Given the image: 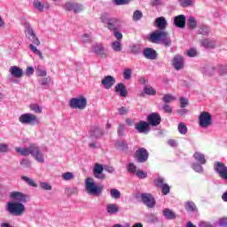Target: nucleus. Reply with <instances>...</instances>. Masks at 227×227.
<instances>
[{
	"label": "nucleus",
	"instance_id": "obj_1",
	"mask_svg": "<svg viewBox=\"0 0 227 227\" xmlns=\"http://www.w3.org/2000/svg\"><path fill=\"white\" fill-rule=\"evenodd\" d=\"M155 25L159 30H155L150 34V35L147 37L148 42H151V43H163L165 47H170L171 37H169L168 32L163 31V29H166V27L168 26L166 18H157L155 20Z\"/></svg>",
	"mask_w": 227,
	"mask_h": 227
},
{
	"label": "nucleus",
	"instance_id": "obj_2",
	"mask_svg": "<svg viewBox=\"0 0 227 227\" xmlns=\"http://www.w3.org/2000/svg\"><path fill=\"white\" fill-rule=\"evenodd\" d=\"M15 151L20 153V155H22V157H33L36 162H39V164H44L45 163V155L42 151L40 150V147L35 144H31L28 147H16Z\"/></svg>",
	"mask_w": 227,
	"mask_h": 227
},
{
	"label": "nucleus",
	"instance_id": "obj_3",
	"mask_svg": "<svg viewBox=\"0 0 227 227\" xmlns=\"http://www.w3.org/2000/svg\"><path fill=\"white\" fill-rule=\"evenodd\" d=\"M25 35L27 38L32 43L29 44V49L34 54H36L39 56L40 59H43V54L40 50H37L36 46L38 47L40 45V39L36 36V34H35V30H33V27H31V25L26 24L25 25ZM36 45V46H35Z\"/></svg>",
	"mask_w": 227,
	"mask_h": 227
},
{
	"label": "nucleus",
	"instance_id": "obj_4",
	"mask_svg": "<svg viewBox=\"0 0 227 227\" xmlns=\"http://www.w3.org/2000/svg\"><path fill=\"white\" fill-rule=\"evenodd\" d=\"M85 192L90 196H100L104 192V185L98 184L93 177H87L84 182Z\"/></svg>",
	"mask_w": 227,
	"mask_h": 227
},
{
	"label": "nucleus",
	"instance_id": "obj_5",
	"mask_svg": "<svg viewBox=\"0 0 227 227\" xmlns=\"http://www.w3.org/2000/svg\"><path fill=\"white\" fill-rule=\"evenodd\" d=\"M6 210L11 215L19 217L26 212V206L20 202L9 201L6 204Z\"/></svg>",
	"mask_w": 227,
	"mask_h": 227
},
{
	"label": "nucleus",
	"instance_id": "obj_6",
	"mask_svg": "<svg viewBox=\"0 0 227 227\" xmlns=\"http://www.w3.org/2000/svg\"><path fill=\"white\" fill-rule=\"evenodd\" d=\"M101 22L105 24V27H106L109 31L114 32L120 28V20L116 18H111L107 14H103L101 16Z\"/></svg>",
	"mask_w": 227,
	"mask_h": 227
},
{
	"label": "nucleus",
	"instance_id": "obj_7",
	"mask_svg": "<svg viewBox=\"0 0 227 227\" xmlns=\"http://www.w3.org/2000/svg\"><path fill=\"white\" fill-rule=\"evenodd\" d=\"M19 121L22 125H38V123H40V119L34 114L26 113L19 117Z\"/></svg>",
	"mask_w": 227,
	"mask_h": 227
},
{
	"label": "nucleus",
	"instance_id": "obj_8",
	"mask_svg": "<svg viewBox=\"0 0 227 227\" xmlns=\"http://www.w3.org/2000/svg\"><path fill=\"white\" fill-rule=\"evenodd\" d=\"M86 106H88V99L83 96L73 98L69 100V107H71V109L82 111V109H86Z\"/></svg>",
	"mask_w": 227,
	"mask_h": 227
},
{
	"label": "nucleus",
	"instance_id": "obj_9",
	"mask_svg": "<svg viewBox=\"0 0 227 227\" xmlns=\"http://www.w3.org/2000/svg\"><path fill=\"white\" fill-rule=\"evenodd\" d=\"M199 125L201 129H208L212 125V114L208 112H201L199 115Z\"/></svg>",
	"mask_w": 227,
	"mask_h": 227
},
{
	"label": "nucleus",
	"instance_id": "obj_10",
	"mask_svg": "<svg viewBox=\"0 0 227 227\" xmlns=\"http://www.w3.org/2000/svg\"><path fill=\"white\" fill-rule=\"evenodd\" d=\"M140 198L144 205H146L148 208H153L157 203L155 198L151 193H141Z\"/></svg>",
	"mask_w": 227,
	"mask_h": 227
},
{
	"label": "nucleus",
	"instance_id": "obj_11",
	"mask_svg": "<svg viewBox=\"0 0 227 227\" xmlns=\"http://www.w3.org/2000/svg\"><path fill=\"white\" fill-rule=\"evenodd\" d=\"M10 198L15 203H21L22 205H24V203H27V195L20 192H12L10 193Z\"/></svg>",
	"mask_w": 227,
	"mask_h": 227
},
{
	"label": "nucleus",
	"instance_id": "obj_12",
	"mask_svg": "<svg viewBox=\"0 0 227 227\" xmlns=\"http://www.w3.org/2000/svg\"><path fill=\"white\" fill-rule=\"evenodd\" d=\"M148 151L145 148H139L135 153V158L137 159V162H146L148 160Z\"/></svg>",
	"mask_w": 227,
	"mask_h": 227
},
{
	"label": "nucleus",
	"instance_id": "obj_13",
	"mask_svg": "<svg viewBox=\"0 0 227 227\" xmlns=\"http://www.w3.org/2000/svg\"><path fill=\"white\" fill-rule=\"evenodd\" d=\"M92 171L94 177L98 178V180H104V178H106V175H104V166L102 164L95 163Z\"/></svg>",
	"mask_w": 227,
	"mask_h": 227
},
{
	"label": "nucleus",
	"instance_id": "obj_14",
	"mask_svg": "<svg viewBox=\"0 0 227 227\" xmlns=\"http://www.w3.org/2000/svg\"><path fill=\"white\" fill-rule=\"evenodd\" d=\"M101 84L105 90H111L116 84V78L111 75H106L101 80Z\"/></svg>",
	"mask_w": 227,
	"mask_h": 227
},
{
	"label": "nucleus",
	"instance_id": "obj_15",
	"mask_svg": "<svg viewBox=\"0 0 227 227\" xmlns=\"http://www.w3.org/2000/svg\"><path fill=\"white\" fill-rule=\"evenodd\" d=\"M135 129L139 134H148L150 132V124L145 121H140L135 125Z\"/></svg>",
	"mask_w": 227,
	"mask_h": 227
},
{
	"label": "nucleus",
	"instance_id": "obj_16",
	"mask_svg": "<svg viewBox=\"0 0 227 227\" xmlns=\"http://www.w3.org/2000/svg\"><path fill=\"white\" fill-rule=\"evenodd\" d=\"M92 52L97 54L98 56H100V58H107L106 52L107 50L104 48L103 43H96L92 46Z\"/></svg>",
	"mask_w": 227,
	"mask_h": 227
},
{
	"label": "nucleus",
	"instance_id": "obj_17",
	"mask_svg": "<svg viewBox=\"0 0 227 227\" xmlns=\"http://www.w3.org/2000/svg\"><path fill=\"white\" fill-rule=\"evenodd\" d=\"M9 74L14 79H20L21 77H24V70L17 66H12L9 68Z\"/></svg>",
	"mask_w": 227,
	"mask_h": 227
},
{
	"label": "nucleus",
	"instance_id": "obj_18",
	"mask_svg": "<svg viewBox=\"0 0 227 227\" xmlns=\"http://www.w3.org/2000/svg\"><path fill=\"white\" fill-rule=\"evenodd\" d=\"M147 123L152 125V127H157V125H160V115L157 113H152L147 116Z\"/></svg>",
	"mask_w": 227,
	"mask_h": 227
},
{
	"label": "nucleus",
	"instance_id": "obj_19",
	"mask_svg": "<svg viewBox=\"0 0 227 227\" xmlns=\"http://www.w3.org/2000/svg\"><path fill=\"white\" fill-rule=\"evenodd\" d=\"M33 6L37 12H43L44 10H50L51 9V4L49 2H40L38 0H35L33 2Z\"/></svg>",
	"mask_w": 227,
	"mask_h": 227
},
{
	"label": "nucleus",
	"instance_id": "obj_20",
	"mask_svg": "<svg viewBox=\"0 0 227 227\" xmlns=\"http://www.w3.org/2000/svg\"><path fill=\"white\" fill-rule=\"evenodd\" d=\"M90 134L91 137H95V139H98L102 137V136H104L106 132L104 131V129H101V128L98 126H92L90 128Z\"/></svg>",
	"mask_w": 227,
	"mask_h": 227
},
{
	"label": "nucleus",
	"instance_id": "obj_21",
	"mask_svg": "<svg viewBox=\"0 0 227 227\" xmlns=\"http://www.w3.org/2000/svg\"><path fill=\"white\" fill-rule=\"evenodd\" d=\"M172 67H174L175 70H182L184 68V57L180 55L175 56L172 60Z\"/></svg>",
	"mask_w": 227,
	"mask_h": 227
},
{
	"label": "nucleus",
	"instance_id": "obj_22",
	"mask_svg": "<svg viewBox=\"0 0 227 227\" xmlns=\"http://www.w3.org/2000/svg\"><path fill=\"white\" fill-rule=\"evenodd\" d=\"M184 210H186L188 214H197L198 207L196 206V203L188 200L184 203Z\"/></svg>",
	"mask_w": 227,
	"mask_h": 227
},
{
	"label": "nucleus",
	"instance_id": "obj_23",
	"mask_svg": "<svg viewBox=\"0 0 227 227\" xmlns=\"http://www.w3.org/2000/svg\"><path fill=\"white\" fill-rule=\"evenodd\" d=\"M185 21H186L185 15H183V14H180L174 18V24L176 27H180V28L185 27Z\"/></svg>",
	"mask_w": 227,
	"mask_h": 227
},
{
	"label": "nucleus",
	"instance_id": "obj_24",
	"mask_svg": "<svg viewBox=\"0 0 227 227\" xmlns=\"http://www.w3.org/2000/svg\"><path fill=\"white\" fill-rule=\"evenodd\" d=\"M200 43L205 49H215L217 41L215 39H203Z\"/></svg>",
	"mask_w": 227,
	"mask_h": 227
},
{
	"label": "nucleus",
	"instance_id": "obj_25",
	"mask_svg": "<svg viewBox=\"0 0 227 227\" xmlns=\"http://www.w3.org/2000/svg\"><path fill=\"white\" fill-rule=\"evenodd\" d=\"M106 212L110 215H114L120 212V207L116 203H110L106 205Z\"/></svg>",
	"mask_w": 227,
	"mask_h": 227
},
{
	"label": "nucleus",
	"instance_id": "obj_26",
	"mask_svg": "<svg viewBox=\"0 0 227 227\" xmlns=\"http://www.w3.org/2000/svg\"><path fill=\"white\" fill-rule=\"evenodd\" d=\"M115 92L122 98L127 97V95L129 94V92L127 91V87L123 83H118L115 86Z\"/></svg>",
	"mask_w": 227,
	"mask_h": 227
},
{
	"label": "nucleus",
	"instance_id": "obj_27",
	"mask_svg": "<svg viewBox=\"0 0 227 227\" xmlns=\"http://www.w3.org/2000/svg\"><path fill=\"white\" fill-rule=\"evenodd\" d=\"M144 56L147 59H155L157 58V52L152 48H146L144 50Z\"/></svg>",
	"mask_w": 227,
	"mask_h": 227
},
{
	"label": "nucleus",
	"instance_id": "obj_28",
	"mask_svg": "<svg viewBox=\"0 0 227 227\" xmlns=\"http://www.w3.org/2000/svg\"><path fill=\"white\" fill-rule=\"evenodd\" d=\"M193 159L199 164H207V159L205 158V154H203L202 153L195 152L193 153Z\"/></svg>",
	"mask_w": 227,
	"mask_h": 227
},
{
	"label": "nucleus",
	"instance_id": "obj_29",
	"mask_svg": "<svg viewBox=\"0 0 227 227\" xmlns=\"http://www.w3.org/2000/svg\"><path fill=\"white\" fill-rule=\"evenodd\" d=\"M201 72L204 75H213L214 72H215V67L208 64L201 67Z\"/></svg>",
	"mask_w": 227,
	"mask_h": 227
},
{
	"label": "nucleus",
	"instance_id": "obj_30",
	"mask_svg": "<svg viewBox=\"0 0 227 227\" xmlns=\"http://www.w3.org/2000/svg\"><path fill=\"white\" fill-rule=\"evenodd\" d=\"M163 216L165 217V219H168V221H173V219H176V215L169 208H165L163 210Z\"/></svg>",
	"mask_w": 227,
	"mask_h": 227
},
{
	"label": "nucleus",
	"instance_id": "obj_31",
	"mask_svg": "<svg viewBox=\"0 0 227 227\" xmlns=\"http://www.w3.org/2000/svg\"><path fill=\"white\" fill-rule=\"evenodd\" d=\"M112 49L114 52H121V51H123V44H121V41L113 42Z\"/></svg>",
	"mask_w": 227,
	"mask_h": 227
},
{
	"label": "nucleus",
	"instance_id": "obj_32",
	"mask_svg": "<svg viewBox=\"0 0 227 227\" xmlns=\"http://www.w3.org/2000/svg\"><path fill=\"white\" fill-rule=\"evenodd\" d=\"M126 168L128 173H129L130 175H136L137 173V167H136V164H134L133 162H129L126 166Z\"/></svg>",
	"mask_w": 227,
	"mask_h": 227
},
{
	"label": "nucleus",
	"instance_id": "obj_33",
	"mask_svg": "<svg viewBox=\"0 0 227 227\" xmlns=\"http://www.w3.org/2000/svg\"><path fill=\"white\" fill-rule=\"evenodd\" d=\"M144 92L145 93V95H150L151 97H153L154 95H157V91L155 90V89H153L150 85H145V86Z\"/></svg>",
	"mask_w": 227,
	"mask_h": 227
},
{
	"label": "nucleus",
	"instance_id": "obj_34",
	"mask_svg": "<svg viewBox=\"0 0 227 227\" xmlns=\"http://www.w3.org/2000/svg\"><path fill=\"white\" fill-rule=\"evenodd\" d=\"M110 196L113 200H120L121 198V192L118 189L113 188L110 190Z\"/></svg>",
	"mask_w": 227,
	"mask_h": 227
},
{
	"label": "nucleus",
	"instance_id": "obj_35",
	"mask_svg": "<svg viewBox=\"0 0 227 227\" xmlns=\"http://www.w3.org/2000/svg\"><path fill=\"white\" fill-rule=\"evenodd\" d=\"M187 26L190 29H196V27L198 26V21H196V19L194 17H190L187 20Z\"/></svg>",
	"mask_w": 227,
	"mask_h": 227
},
{
	"label": "nucleus",
	"instance_id": "obj_36",
	"mask_svg": "<svg viewBox=\"0 0 227 227\" xmlns=\"http://www.w3.org/2000/svg\"><path fill=\"white\" fill-rule=\"evenodd\" d=\"M21 180H23V182H26V184H27V185H30V187H38V184H36L35 183V180H33L30 177H27L26 176H22Z\"/></svg>",
	"mask_w": 227,
	"mask_h": 227
},
{
	"label": "nucleus",
	"instance_id": "obj_37",
	"mask_svg": "<svg viewBox=\"0 0 227 227\" xmlns=\"http://www.w3.org/2000/svg\"><path fill=\"white\" fill-rule=\"evenodd\" d=\"M35 74L38 77H45L47 75V71L42 67V66H37L35 67Z\"/></svg>",
	"mask_w": 227,
	"mask_h": 227
},
{
	"label": "nucleus",
	"instance_id": "obj_38",
	"mask_svg": "<svg viewBox=\"0 0 227 227\" xmlns=\"http://www.w3.org/2000/svg\"><path fill=\"white\" fill-rule=\"evenodd\" d=\"M176 100V98L171 94H165L162 98V101L165 104H169L170 102H175Z\"/></svg>",
	"mask_w": 227,
	"mask_h": 227
},
{
	"label": "nucleus",
	"instance_id": "obj_39",
	"mask_svg": "<svg viewBox=\"0 0 227 227\" xmlns=\"http://www.w3.org/2000/svg\"><path fill=\"white\" fill-rule=\"evenodd\" d=\"M75 178V175L72 172H65L62 174V179L65 180V182H70V180H74Z\"/></svg>",
	"mask_w": 227,
	"mask_h": 227
},
{
	"label": "nucleus",
	"instance_id": "obj_40",
	"mask_svg": "<svg viewBox=\"0 0 227 227\" xmlns=\"http://www.w3.org/2000/svg\"><path fill=\"white\" fill-rule=\"evenodd\" d=\"M199 35H203V36H208L210 35V28L207 26H202L198 31Z\"/></svg>",
	"mask_w": 227,
	"mask_h": 227
},
{
	"label": "nucleus",
	"instance_id": "obj_41",
	"mask_svg": "<svg viewBox=\"0 0 227 227\" xmlns=\"http://www.w3.org/2000/svg\"><path fill=\"white\" fill-rule=\"evenodd\" d=\"M203 166H205V164H200V163L195 162L192 165V168L193 171H195L196 173H203V171H204Z\"/></svg>",
	"mask_w": 227,
	"mask_h": 227
},
{
	"label": "nucleus",
	"instance_id": "obj_42",
	"mask_svg": "<svg viewBox=\"0 0 227 227\" xmlns=\"http://www.w3.org/2000/svg\"><path fill=\"white\" fill-rule=\"evenodd\" d=\"M141 19H143V12L139 10L135 11L132 16V20H134V22H137L141 20Z\"/></svg>",
	"mask_w": 227,
	"mask_h": 227
},
{
	"label": "nucleus",
	"instance_id": "obj_43",
	"mask_svg": "<svg viewBox=\"0 0 227 227\" xmlns=\"http://www.w3.org/2000/svg\"><path fill=\"white\" fill-rule=\"evenodd\" d=\"M122 75H123L124 81H130V79L132 78V69L130 68L124 69Z\"/></svg>",
	"mask_w": 227,
	"mask_h": 227
},
{
	"label": "nucleus",
	"instance_id": "obj_44",
	"mask_svg": "<svg viewBox=\"0 0 227 227\" xmlns=\"http://www.w3.org/2000/svg\"><path fill=\"white\" fill-rule=\"evenodd\" d=\"M178 132L181 133L183 136L187 134V126L184 122H180L177 127Z\"/></svg>",
	"mask_w": 227,
	"mask_h": 227
},
{
	"label": "nucleus",
	"instance_id": "obj_45",
	"mask_svg": "<svg viewBox=\"0 0 227 227\" xmlns=\"http://www.w3.org/2000/svg\"><path fill=\"white\" fill-rule=\"evenodd\" d=\"M30 111H33L34 113H36L37 114H40L42 113V107L38 104H31L29 106Z\"/></svg>",
	"mask_w": 227,
	"mask_h": 227
},
{
	"label": "nucleus",
	"instance_id": "obj_46",
	"mask_svg": "<svg viewBox=\"0 0 227 227\" xmlns=\"http://www.w3.org/2000/svg\"><path fill=\"white\" fill-rule=\"evenodd\" d=\"M181 6L189 8V6H194V0H180Z\"/></svg>",
	"mask_w": 227,
	"mask_h": 227
},
{
	"label": "nucleus",
	"instance_id": "obj_47",
	"mask_svg": "<svg viewBox=\"0 0 227 227\" xmlns=\"http://www.w3.org/2000/svg\"><path fill=\"white\" fill-rule=\"evenodd\" d=\"M116 148H118L119 150H127L128 145H127V142L123 141V140H120L115 144Z\"/></svg>",
	"mask_w": 227,
	"mask_h": 227
},
{
	"label": "nucleus",
	"instance_id": "obj_48",
	"mask_svg": "<svg viewBox=\"0 0 227 227\" xmlns=\"http://www.w3.org/2000/svg\"><path fill=\"white\" fill-rule=\"evenodd\" d=\"M84 10V6L82 4L74 3L73 12L74 13H81Z\"/></svg>",
	"mask_w": 227,
	"mask_h": 227
},
{
	"label": "nucleus",
	"instance_id": "obj_49",
	"mask_svg": "<svg viewBox=\"0 0 227 227\" xmlns=\"http://www.w3.org/2000/svg\"><path fill=\"white\" fill-rule=\"evenodd\" d=\"M10 152V145L4 143H0V153H8Z\"/></svg>",
	"mask_w": 227,
	"mask_h": 227
},
{
	"label": "nucleus",
	"instance_id": "obj_50",
	"mask_svg": "<svg viewBox=\"0 0 227 227\" xmlns=\"http://www.w3.org/2000/svg\"><path fill=\"white\" fill-rule=\"evenodd\" d=\"M75 3L70 1L65 4L64 8L67 12H74V6Z\"/></svg>",
	"mask_w": 227,
	"mask_h": 227
},
{
	"label": "nucleus",
	"instance_id": "obj_51",
	"mask_svg": "<svg viewBox=\"0 0 227 227\" xmlns=\"http://www.w3.org/2000/svg\"><path fill=\"white\" fill-rule=\"evenodd\" d=\"M179 101H180V106L182 109H185V107L189 106V99L187 98L182 97L180 98Z\"/></svg>",
	"mask_w": 227,
	"mask_h": 227
},
{
	"label": "nucleus",
	"instance_id": "obj_52",
	"mask_svg": "<svg viewBox=\"0 0 227 227\" xmlns=\"http://www.w3.org/2000/svg\"><path fill=\"white\" fill-rule=\"evenodd\" d=\"M40 187L41 189H43V191H52V186L51 185V184L47 183V182H42L40 184Z\"/></svg>",
	"mask_w": 227,
	"mask_h": 227
},
{
	"label": "nucleus",
	"instance_id": "obj_53",
	"mask_svg": "<svg viewBox=\"0 0 227 227\" xmlns=\"http://www.w3.org/2000/svg\"><path fill=\"white\" fill-rule=\"evenodd\" d=\"M114 36L116 38V42H121V40H123V34L118 31V29L114 30Z\"/></svg>",
	"mask_w": 227,
	"mask_h": 227
},
{
	"label": "nucleus",
	"instance_id": "obj_54",
	"mask_svg": "<svg viewBox=\"0 0 227 227\" xmlns=\"http://www.w3.org/2000/svg\"><path fill=\"white\" fill-rule=\"evenodd\" d=\"M160 188H161V192H162V194H163L164 196L169 194V191H170V189H171V188L169 187V184H163L162 186H160Z\"/></svg>",
	"mask_w": 227,
	"mask_h": 227
},
{
	"label": "nucleus",
	"instance_id": "obj_55",
	"mask_svg": "<svg viewBox=\"0 0 227 227\" xmlns=\"http://www.w3.org/2000/svg\"><path fill=\"white\" fill-rule=\"evenodd\" d=\"M117 134L120 137L125 136V124H119V128L117 129Z\"/></svg>",
	"mask_w": 227,
	"mask_h": 227
},
{
	"label": "nucleus",
	"instance_id": "obj_56",
	"mask_svg": "<svg viewBox=\"0 0 227 227\" xmlns=\"http://www.w3.org/2000/svg\"><path fill=\"white\" fill-rule=\"evenodd\" d=\"M137 176L138 178H146V176H148V173L145 172L144 170H141V169H138L137 170V173H136Z\"/></svg>",
	"mask_w": 227,
	"mask_h": 227
},
{
	"label": "nucleus",
	"instance_id": "obj_57",
	"mask_svg": "<svg viewBox=\"0 0 227 227\" xmlns=\"http://www.w3.org/2000/svg\"><path fill=\"white\" fill-rule=\"evenodd\" d=\"M187 56H189V58H196V56H198V51H196V49L191 48L187 51Z\"/></svg>",
	"mask_w": 227,
	"mask_h": 227
},
{
	"label": "nucleus",
	"instance_id": "obj_58",
	"mask_svg": "<svg viewBox=\"0 0 227 227\" xmlns=\"http://www.w3.org/2000/svg\"><path fill=\"white\" fill-rule=\"evenodd\" d=\"M20 164L23 168H29L31 166V160H27V159H23V160H20Z\"/></svg>",
	"mask_w": 227,
	"mask_h": 227
},
{
	"label": "nucleus",
	"instance_id": "obj_59",
	"mask_svg": "<svg viewBox=\"0 0 227 227\" xmlns=\"http://www.w3.org/2000/svg\"><path fill=\"white\" fill-rule=\"evenodd\" d=\"M130 3V0H114V4L117 6H123L125 4H129Z\"/></svg>",
	"mask_w": 227,
	"mask_h": 227
},
{
	"label": "nucleus",
	"instance_id": "obj_60",
	"mask_svg": "<svg viewBox=\"0 0 227 227\" xmlns=\"http://www.w3.org/2000/svg\"><path fill=\"white\" fill-rule=\"evenodd\" d=\"M166 184H164V178L162 177H158L155 180V185L156 187H162V185H165Z\"/></svg>",
	"mask_w": 227,
	"mask_h": 227
},
{
	"label": "nucleus",
	"instance_id": "obj_61",
	"mask_svg": "<svg viewBox=\"0 0 227 227\" xmlns=\"http://www.w3.org/2000/svg\"><path fill=\"white\" fill-rule=\"evenodd\" d=\"M118 112H119V114H121V116H124L129 113V108L122 106L118 109Z\"/></svg>",
	"mask_w": 227,
	"mask_h": 227
},
{
	"label": "nucleus",
	"instance_id": "obj_62",
	"mask_svg": "<svg viewBox=\"0 0 227 227\" xmlns=\"http://www.w3.org/2000/svg\"><path fill=\"white\" fill-rule=\"evenodd\" d=\"M218 72L220 75H227V66L220 67Z\"/></svg>",
	"mask_w": 227,
	"mask_h": 227
},
{
	"label": "nucleus",
	"instance_id": "obj_63",
	"mask_svg": "<svg viewBox=\"0 0 227 227\" xmlns=\"http://www.w3.org/2000/svg\"><path fill=\"white\" fill-rule=\"evenodd\" d=\"M219 226L227 227V217H223V218L219 219Z\"/></svg>",
	"mask_w": 227,
	"mask_h": 227
},
{
	"label": "nucleus",
	"instance_id": "obj_64",
	"mask_svg": "<svg viewBox=\"0 0 227 227\" xmlns=\"http://www.w3.org/2000/svg\"><path fill=\"white\" fill-rule=\"evenodd\" d=\"M199 227H213V226H212V223H210L209 222L202 221L199 223Z\"/></svg>",
	"mask_w": 227,
	"mask_h": 227
}]
</instances>
